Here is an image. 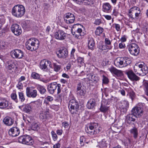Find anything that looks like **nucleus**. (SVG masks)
I'll use <instances>...</instances> for the list:
<instances>
[{
	"label": "nucleus",
	"instance_id": "nucleus-4",
	"mask_svg": "<svg viewBox=\"0 0 148 148\" xmlns=\"http://www.w3.org/2000/svg\"><path fill=\"white\" fill-rule=\"evenodd\" d=\"M85 131L90 134H95L100 131V128L97 123H93L86 127Z\"/></svg>",
	"mask_w": 148,
	"mask_h": 148
},
{
	"label": "nucleus",
	"instance_id": "nucleus-51",
	"mask_svg": "<svg viewBox=\"0 0 148 148\" xmlns=\"http://www.w3.org/2000/svg\"><path fill=\"white\" fill-rule=\"evenodd\" d=\"M83 89H84V88L83 87H82L81 83H78L77 86L76 90H78Z\"/></svg>",
	"mask_w": 148,
	"mask_h": 148
},
{
	"label": "nucleus",
	"instance_id": "nucleus-57",
	"mask_svg": "<svg viewBox=\"0 0 148 148\" xmlns=\"http://www.w3.org/2000/svg\"><path fill=\"white\" fill-rule=\"evenodd\" d=\"M130 14H131L133 16V15H135V14H132L131 12H130V11H129V12L128 15H129V17L130 18V19L132 20L137 19L139 17H137L136 18H132L130 16ZM133 16H132V17Z\"/></svg>",
	"mask_w": 148,
	"mask_h": 148
},
{
	"label": "nucleus",
	"instance_id": "nucleus-15",
	"mask_svg": "<svg viewBox=\"0 0 148 148\" xmlns=\"http://www.w3.org/2000/svg\"><path fill=\"white\" fill-rule=\"evenodd\" d=\"M27 96L29 97L35 98L37 96V91L31 87H27L26 90Z\"/></svg>",
	"mask_w": 148,
	"mask_h": 148
},
{
	"label": "nucleus",
	"instance_id": "nucleus-12",
	"mask_svg": "<svg viewBox=\"0 0 148 148\" xmlns=\"http://www.w3.org/2000/svg\"><path fill=\"white\" fill-rule=\"evenodd\" d=\"M64 20L67 24L73 23L75 20V17L73 14L70 12L65 14L64 15Z\"/></svg>",
	"mask_w": 148,
	"mask_h": 148
},
{
	"label": "nucleus",
	"instance_id": "nucleus-44",
	"mask_svg": "<svg viewBox=\"0 0 148 148\" xmlns=\"http://www.w3.org/2000/svg\"><path fill=\"white\" fill-rule=\"evenodd\" d=\"M114 63L115 65L117 67H120V58H117L114 60Z\"/></svg>",
	"mask_w": 148,
	"mask_h": 148
},
{
	"label": "nucleus",
	"instance_id": "nucleus-48",
	"mask_svg": "<svg viewBox=\"0 0 148 148\" xmlns=\"http://www.w3.org/2000/svg\"><path fill=\"white\" fill-rule=\"evenodd\" d=\"M102 77L103 83L104 84H108L109 82V80L108 78L104 75H103Z\"/></svg>",
	"mask_w": 148,
	"mask_h": 148
},
{
	"label": "nucleus",
	"instance_id": "nucleus-35",
	"mask_svg": "<svg viewBox=\"0 0 148 148\" xmlns=\"http://www.w3.org/2000/svg\"><path fill=\"white\" fill-rule=\"evenodd\" d=\"M98 48L99 49L103 51L107 49H110L111 48V46H107L106 45H103L101 43H99L98 46Z\"/></svg>",
	"mask_w": 148,
	"mask_h": 148
},
{
	"label": "nucleus",
	"instance_id": "nucleus-29",
	"mask_svg": "<svg viewBox=\"0 0 148 148\" xmlns=\"http://www.w3.org/2000/svg\"><path fill=\"white\" fill-rule=\"evenodd\" d=\"M36 104V103H33L29 104L26 105L23 109L24 111L27 113H29L32 108V106H34Z\"/></svg>",
	"mask_w": 148,
	"mask_h": 148
},
{
	"label": "nucleus",
	"instance_id": "nucleus-59",
	"mask_svg": "<svg viewBox=\"0 0 148 148\" xmlns=\"http://www.w3.org/2000/svg\"><path fill=\"white\" fill-rule=\"evenodd\" d=\"M46 100H47L49 101H51L53 100V97L50 96H48L47 97L45 98Z\"/></svg>",
	"mask_w": 148,
	"mask_h": 148
},
{
	"label": "nucleus",
	"instance_id": "nucleus-64",
	"mask_svg": "<svg viewBox=\"0 0 148 148\" xmlns=\"http://www.w3.org/2000/svg\"><path fill=\"white\" fill-rule=\"evenodd\" d=\"M60 147V144L59 143L54 145L53 146V148H59Z\"/></svg>",
	"mask_w": 148,
	"mask_h": 148
},
{
	"label": "nucleus",
	"instance_id": "nucleus-25",
	"mask_svg": "<svg viewBox=\"0 0 148 148\" xmlns=\"http://www.w3.org/2000/svg\"><path fill=\"white\" fill-rule=\"evenodd\" d=\"M59 53L57 55L59 57L63 58H66L68 56V52L66 49L60 50L59 51Z\"/></svg>",
	"mask_w": 148,
	"mask_h": 148
},
{
	"label": "nucleus",
	"instance_id": "nucleus-56",
	"mask_svg": "<svg viewBox=\"0 0 148 148\" xmlns=\"http://www.w3.org/2000/svg\"><path fill=\"white\" fill-rule=\"evenodd\" d=\"M105 42L106 44V45H109V46H110L111 44V41L108 38H106L105 39Z\"/></svg>",
	"mask_w": 148,
	"mask_h": 148
},
{
	"label": "nucleus",
	"instance_id": "nucleus-21",
	"mask_svg": "<svg viewBox=\"0 0 148 148\" xmlns=\"http://www.w3.org/2000/svg\"><path fill=\"white\" fill-rule=\"evenodd\" d=\"M20 133V130L19 128L16 127L11 128L9 130V135L13 137L18 136Z\"/></svg>",
	"mask_w": 148,
	"mask_h": 148
},
{
	"label": "nucleus",
	"instance_id": "nucleus-52",
	"mask_svg": "<svg viewBox=\"0 0 148 148\" xmlns=\"http://www.w3.org/2000/svg\"><path fill=\"white\" fill-rule=\"evenodd\" d=\"M77 61L80 64L84 63V58H83L78 57L77 58Z\"/></svg>",
	"mask_w": 148,
	"mask_h": 148
},
{
	"label": "nucleus",
	"instance_id": "nucleus-17",
	"mask_svg": "<svg viewBox=\"0 0 148 148\" xmlns=\"http://www.w3.org/2000/svg\"><path fill=\"white\" fill-rule=\"evenodd\" d=\"M49 65L50 68H52V65L51 62L49 60L44 59L41 61L40 63V69L45 71L47 70V66Z\"/></svg>",
	"mask_w": 148,
	"mask_h": 148
},
{
	"label": "nucleus",
	"instance_id": "nucleus-1",
	"mask_svg": "<svg viewBox=\"0 0 148 148\" xmlns=\"http://www.w3.org/2000/svg\"><path fill=\"white\" fill-rule=\"evenodd\" d=\"M134 69V72L140 76H145L148 72L147 66L144 63L135 65Z\"/></svg>",
	"mask_w": 148,
	"mask_h": 148
},
{
	"label": "nucleus",
	"instance_id": "nucleus-19",
	"mask_svg": "<svg viewBox=\"0 0 148 148\" xmlns=\"http://www.w3.org/2000/svg\"><path fill=\"white\" fill-rule=\"evenodd\" d=\"M49 110L46 108L45 109L42 110L41 111L39 115V117L41 120L47 119L49 116Z\"/></svg>",
	"mask_w": 148,
	"mask_h": 148
},
{
	"label": "nucleus",
	"instance_id": "nucleus-24",
	"mask_svg": "<svg viewBox=\"0 0 148 148\" xmlns=\"http://www.w3.org/2000/svg\"><path fill=\"white\" fill-rule=\"evenodd\" d=\"M88 48L91 50H94L95 48V41L92 37H89L88 40Z\"/></svg>",
	"mask_w": 148,
	"mask_h": 148
},
{
	"label": "nucleus",
	"instance_id": "nucleus-14",
	"mask_svg": "<svg viewBox=\"0 0 148 148\" xmlns=\"http://www.w3.org/2000/svg\"><path fill=\"white\" fill-rule=\"evenodd\" d=\"M67 34L62 30H59L54 34V37L57 40H63L67 37Z\"/></svg>",
	"mask_w": 148,
	"mask_h": 148
},
{
	"label": "nucleus",
	"instance_id": "nucleus-47",
	"mask_svg": "<svg viewBox=\"0 0 148 148\" xmlns=\"http://www.w3.org/2000/svg\"><path fill=\"white\" fill-rule=\"evenodd\" d=\"M11 97L12 99L14 100L16 103L18 102L17 96L15 93H13L11 95Z\"/></svg>",
	"mask_w": 148,
	"mask_h": 148
},
{
	"label": "nucleus",
	"instance_id": "nucleus-34",
	"mask_svg": "<svg viewBox=\"0 0 148 148\" xmlns=\"http://www.w3.org/2000/svg\"><path fill=\"white\" fill-rule=\"evenodd\" d=\"M121 66L123 65V66H126L130 63L129 61V59L127 57L123 58L122 60H121Z\"/></svg>",
	"mask_w": 148,
	"mask_h": 148
},
{
	"label": "nucleus",
	"instance_id": "nucleus-8",
	"mask_svg": "<svg viewBox=\"0 0 148 148\" xmlns=\"http://www.w3.org/2000/svg\"><path fill=\"white\" fill-rule=\"evenodd\" d=\"M61 85L60 84H57L56 82H53L50 84L48 86L47 90L49 93L51 94H53L56 90L57 88L58 94H59L61 91Z\"/></svg>",
	"mask_w": 148,
	"mask_h": 148
},
{
	"label": "nucleus",
	"instance_id": "nucleus-26",
	"mask_svg": "<svg viewBox=\"0 0 148 148\" xmlns=\"http://www.w3.org/2000/svg\"><path fill=\"white\" fill-rule=\"evenodd\" d=\"M95 103V100L94 99H90L87 103V107L89 109H92L94 107Z\"/></svg>",
	"mask_w": 148,
	"mask_h": 148
},
{
	"label": "nucleus",
	"instance_id": "nucleus-41",
	"mask_svg": "<svg viewBox=\"0 0 148 148\" xmlns=\"http://www.w3.org/2000/svg\"><path fill=\"white\" fill-rule=\"evenodd\" d=\"M31 76L34 79H39L40 78V75L35 72L32 73Z\"/></svg>",
	"mask_w": 148,
	"mask_h": 148
},
{
	"label": "nucleus",
	"instance_id": "nucleus-31",
	"mask_svg": "<svg viewBox=\"0 0 148 148\" xmlns=\"http://www.w3.org/2000/svg\"><path fill=\"white\" fill-rule=\"evenodd\" d=\"M108 109L109 107L106 105L104 101H102L99 108L100 111L102 112L105 113L108 110Z\"/></svg>",
	"mask_w": 148,
	"mask_h": 148
},
{
	"label": "nucleus",
	"instance_id": "nucleus-40",
	"mask_svg": "<svg viewBox=\"0 0 148 148\" xmlns=\"http://www.w3.org/2000/svg\"><path fill=\"white\" fill-rule=\"evenodd\" d=\"M31 129L33 130H37L39 129V124L35 123H33L32 124Z\"/></svg>",
	"mask_w": 148,
	"mask_h": 148
},
{
	"label": "nucleus",
	"instance_id": "nucleus-5",
	"mask_svg": "<svg viewBox=\"0 0 148 148\" xmlns=\"http://www.w3.org/2000/svg\"><path fill=\"white\" fill-rule=\"evenodd\" d=\"M81 25L79 24H75L73 25L71 29L72 34L77 38H79V36H83L85 34L84 31L79 27V26Z\"/></svg>",
	"mask_w": 148,
	"mask_h": 148
},
{
	"label": "nucleus",
	"instance_id": "nucleus-18",
	"mask_svg": "<svg viewBox=\"0 0 148 148\" xmlns=\"http://www.w3.org/2000/svg\"><path fill=\"white\" fill-rule=\"evenodd\" d=\"M11 28L12 32L16 36L19 35L22 33V31L21 27L16 24H13Z\"/></svg>",
	"mask_w": 148,
	"mask_h": 148
},
{
	"label": "nucleus",
	"instance_id": "nucleus-62",
	"mask_svg": "<svg viewBox=\"0 0 148 148\" xmlns=\"http://www.w3.org/2000/svg\"><path fill=\"white\" fill-rule=\"evenodd\" d=\"M63 131L62 130H58L56 131V133L59 135H61L62 134Z\"/></svg>",
	"mask_w": 148,
	"mask_h": 148
},
{
	"label": "nucleus",
	"instance_id": "nucleus-10",
	"mask_svg": "<svg viewBox=\"0 0 148 148\" xmlns=\"http://www.w3.org/2000/svg\"><path fill=\"white\" fill-rule=\"evenodd\" d=\"M128 49L130 53L134 56L138 55L140 53V48L135 43L130 44L128 45Z\"/></svg>",
	"mask_w": 148,
	"mask_h": 148
},
{
	"label": "nucleus",
	"instance_id": "nucleus-22",
	"mask_svg": "<svg viewBox=\"0 0 148 148\" xmlns=\"http://www.w3.org/2000/svg\"><path fill=\"white\" fill-rule=\"evenodd\" d=\"M110 72L114 75L118 79H120V71L116 69L114 67L109 69Z\"/></svg>",
	"mask_w": 148,
	"mask_h": 148
},
{
	"label": "nucleus",
	"instance_id": "nucleus-38",
	"mask_svg": "<svg viewBox=\"0 0 148 148\" xmlns=\"http://www.w3.org/2000/svg\"><path fill=\"white\" fill-rule=\"evenodd\" d=\"M18 96L19 100L21 102H23L25 101V96L23 92H19Z\"/></svg>",
	"mask_w": 148,
	"mask_h": 148
},
{
	"label": "nucleus",
	"instance_id": "nucleus-11",
	"mask_svg": "<svg viewBox=\"0 0 148 148\" xmlns=\"http://www.w3.org/2000/svg\"><path fill=\"white\" fill-rule=\"evenodd\" d=\"M12 108L11 104L10 103L6 98L0 97V108L1 109H9Z\"/></svg>",
	"mask_w": 148,
	"mask_h": 148
},
{
	"label": "nucleus",
	"instance_id": "nucleus-42",
	"mask_svg": "<svg viewBox=\"0 0 148 148\" xmlns=\"http://www.w3.org/2000/svg\"><path fill=\"white\" fill-rule=\"evenodd\" d=\"M143 86L145 92V93L146 95L148 96V83L145 82Z\"/></svg>",
	"mask_w": 148,
	"mask_h": 148
},
{
	"label": "nucleus",
	"instance_id": "nucleus-53",
	"mask_svg": "<svg viewBox=\"0 0 148 148\" xmlns=\"http://www.w3.org/2000/svg\"><path fill=\"white\" fill-rule=\"evenodd\" d=\"M127 36L126 35H124L121 38V42H125L127 40Z\"/></svg>",
	"mask_w": 148,
	"mask_h": 148
},
{
	"label": "nucleus",
	"instance_id": "nucleus-45",
	"mask_svg": "<svg viewBox=\"0 0 148 148\" xmlns=\"http://www.w3.org/2000/svg\"><path fill=\"white\" fill-rule=\"evenodd\" d=\"M83 2L87 5L92 6L93 4L94 1L93 0H83Z\"/></svg>",
	"mask_w": 148,
	"mask_h": 148
},
{
	"label": "nucleus",
	"instance_id": "nucleus-23",
	"mask_svg": "<svg viewBox=\"0 0 148 148\" xmlns=\"http://www.w3.org/2000/svg\"><path fill=\"white\" fill-rule=\"evenodd\" d=\"M121 106V113L122 112V114L125 113L127 111V108L129 107V104L127 101H122Z\"/></svg>",
	"mask_w": 148,
	"mask_h": 148
},
{
	"label": "nucleus",
	"instance_id": "nucleus-16",
	"mask_svg": "<svg viewBox=\"0 0 148 148\" xmlns=\"http://www.w3.org/2000/svg\"><path fill=\"white\" fill-rule=\"evenodd\" d=\"M129 11L131 12L132 14H135V15L133 16L131 14H130V16L132 18L139 17L141 15V11L140 8L138 7L134 6L131 8Z\"/></svg>",
	"mask_w": 148,
	"mask_h": 148
},
{
	"label": "nucleus",
	"instance_id": "nucleus-7",
	"mask_svg": "<svg viewBox=\"0 0 148 148\" xmlns=\"http://www.w3.org/2000/svg\"><path fill=\"white\" fill-rule=\"evenodd\" d=\"M144 103H142L138 106L135 107L132 109L131 112L137 118L140 117L143 114V105Z\"/></svg>",
	"mask_w": 148,
	"mask_h": 148
},
{
	"label": "nucleus",
	"instance_id": "nucleus-2",
	"mask_svg": "<svg viewBox=\"0 0 148 148\" xmlns=\"http://www.w3.org/2000/svg\"><path fill=\"white\" fill-rule=\"evenodd\" d=\"M25 12L24 7L22 5H17L12 8V13L13 16L17 18H21L23 16Z\"/></svg>",
	"mask_w": 148,
	"mask_h": 148
},
{
	"label": "nucleus",
	"instance_id": "nucleus-46",
	"mask_svg": "<svg viewBox=\"0 0 148 148\" xmlns=\"http://www.w3.org/2000/svg\"><path fill=\"white\" fill-rule=\"evenodd\" d=\"M54 69L55 71L58 72L61 69V66L58 65L56 63H53Z\"/></svg>",
	"mask_w": 148,
	"mask_h": 148
},
{
	"label": "nucleus",
	"instance_id": "nucleus-33",
	"mask_svg": "<svg viewBox=\"0 0 148 148\" xmlns=\"http://www.w3.org/2000/svg\"><path fill=\"white\" fill-rule=\"evenodd\" d=\"M103 11L106 12H109L110 10L111 6L109 3H104L103 5Z\"/></svg>",
	"mask_w": 148,
	"mask_h": 148
},
{
	"label": "nucleus",
	"instance_id": "nucleus-43",
	"mask_svg": "<svg viewBox=\"0 0 148 148\" xmlns=\"http://www.w3.org/2000/svg\"><path fill=\"white\" fill-rule=\"evenodd\" d=\"M91 79L92 81L97 83L99 80V77L97 75H93L91 76Z\"/></svg>",
	"mask_w": 148,
	"mask_h": 148
},
{
	"label": "nucleus",
	"instance_id": "nucleus-54",
	"mask_svg": "<svg viewBox=\"0 0 148 148\" xmlns=\"http://www.w3.org/2000/svg\"><path fill=\"white\" fill-rule=\"evenodd\" d=\"M99 146L103 148L107 146V144L104 141H102L100 143Z\"/></svg>",
	"mask_w": 148,
	"mask_h": 148
},
{
	"label": "nucleus",
	"instance_id": "nucleus-63",
	"mask_svg": "<svg viewBox=\"0 0 148 148\" xmlns=\"http://www.w3.org/2000/svg\"><path fill=\"white\" fill-rule=\"evenodd\" d=\"M62 125L65 128H67L68 126V123L65 122L62 123Z\"/></svg>",
	"mask_w": 148,
	"mask_h": 148
},
{
	"label": "nucleus",
	"instance_id": "nucleus-13",
	"mask_svg": "<svg viewBox=\"0 0 148 148\" xmlns=\"http://www.w3.org/2000/svg\"><path fill=\"white\" fill-rule=\"evenodd\" d=\"M11 56L13 58L19 59L22 58L23 56L24 53L21 50L15 49L12 51L10 53Z\"/></svg>",
	"mask_w": 148,
	"mask_h": 148
},
{
	"label": "nucleus",
	"instance_id": "nucleus-28",
	"mask_svg": "<svg viewBox=\"0 0 148 148\" xmlns=\"http://www.w3.org/2000/svg\"><path fill=\"white\" fill-rule=\"evenodd\" d=\"M15 66L14 63L11 60H9L6 62V67L8 70H12L14 68Z\"/></svg>",
	"mask_w": 148,
	"mask_h": 148
},
{
	"label": "nucleus",
	"instance_id": "nucleus-60",
	"mask_svg": "<svg viewBox=\"0 0 148 148\" xmlns=\"http://www.w3.org/2000/svg\"><path fill=\"white\" fill-rule=\"evenodd\" d=\"M129 94L132 99H133L135 96V93L133 91H130Z\"/></svg>",
	"mask_w": 148,
	"mask_h": 148
},
{
	"label": "nucleus",
	"instance_id": "nucleus-30",
	"mask_svg": "<svg viewBox=\"0 0 148 148\" xmlns=\"http://www.w3.org/2000/svg\"><path fill=\"white\" fill-rule=\"evenodd\" d=\"M4 123L7 125L10 126L13 123V121L12 118L9 117H6L3 119Z\"/></svg>",
	"mask_w": 148,
	"mask_h": 148
},
{
	"label": "nucleus",
	"instance_id": "nucleus-9",
	"mask_svg": "<svg viewBox=\"0 0 148 148\" xmlns=\"http://www.w3.org/2000/svg\"><path fill=\"white\" fill-rule=\"evenodd\" d=\"M18 140L21 143L28 145H32L34 143L32 138L27 135H24L19 137L18 138Z\"/></svg>",
	"mask_w": 148,
	"mask_h": 148
},
{
	"label": "nucleus",
	"instance_id": "nucleus-50",
	"mask_svg": "<svg viewBox=\"0 0 148 148\" xmlns=\"http://www.w3.org/2000/svg\"><path fill=\"white\" fill-rule=\"evenodd\" d=\"M5 22V20L3 16H0V29L1 28L2 25Z\"/></svg>",
	"mask_w": 148,
	"mask_h": 148
},
{
	"label": "nucleus",
	"instance_id": "nucleus-6",
	"mask_svg": "<svg viewBox=\"0 0 148 148\" xmlns=\"http://www.w3.org/2000/svg\"><path fill=\"white\" fill-rule=\"evenodd\" d=\"M69 110L72 114L76 113L78 110L79 106L77 102L75 99H71L69 102Z\"/></svg>",
	"mask_w": 148,
	"mask_h": 148
},
{
	"label": "nucleus",
	"instance_id": "nucleus-39",
	"mask_svg": "<svg viewBox=\"0 0 148 148\" xmlns=\"http://www.w3.org/2000/svg\"><path fill=\"white\" fill-rule=\"evenodd\" d=\"M103 29L102 28L99 27L97 28L95 33L96 35H99L103 32Z\"/></svg>",
	"mask_w": 148,
	"mask_h": 148
},
{
	"label": "nucleus",
	"instance_id": "nucleus-27",
	"mask_svg": "<svg viewBox=\"0 0 148 148\" xmlns=\"http://www.w3.org/2000/svg\"><path fill=\"white\" fill-rule=\"evenodd\" d=\"M136 118L132 113L127 114L126 116V120L128 123L135 122Z\"/></svg>",
	"mask_w": 148,
	"mask_h": 148
},
{
	"label": "nucleus",
	"instance_id": "nucleus-36",
	"mask_svg": "<svg viewBox=\"0 0 148 148\" xmlns=\"http://www.w3.org/2000/svg\"><path fill=\"white\" fill-rule=\"evenodd\" d=\"M37 88L40 93L42 94H44L46 92V90L45 88L43 86L40 85L38 86Z\"/></svg>",
	"mask_w": 148,
	"mask_h": 148
},
{
	"label": "nucleus",
	"instance_id": "nucleus-49",
	"mask_svg": "<svg viewBox=\"0 0 148 148\" xmlns=\"http://www.w3.org/2000/svg\"><path fill=\"white\" fill-rule=\"evenodd\" d=\"M51 134L52 136L53 140L55 141H56L58 138V136L56 133L53 131L51 132Z\"/></svg>",
	"mask_w": 148,
	"mask_h": 148
},
{
	"label": "nucleus",
	"instance_id": "nucleus-58",
	"mask_svg": "<svg viewBox=\"0 0 148 148\" xmlns=\"http://www.w3.org/2000/svg\"><path fill=\"white\" fill-rule=\"evenodd\" d=\"M101 23V20L100 19H96L94 22L95 24L96 25H99Z\"/></svg>",
	"mask_w": 148,
	"mask_h": 148
},
{
	"label": "nucleus",
	"instance_id": "nucleus-55",
	"mask_svg": "<svg viewBox=\"0 0 148 148\" xmlns=\"http://www.w3.org/2000/svg\"><path fill=\"white\" fill-rule=\"evenodd\" d=\"M16 86L18 89H21L23 88V84L21 82H18V83Z\"/></svg>",
	"mask_w": 148,
	"mask_h": 148
},
{
	"label": "nucleus",
	"instance_id": "nucleus-32",
	"mask_svg": "<svg viewBox=\"0 0 148 148\" xmlns=\"http://www.w3.org/2000/svg\"><path fill=\"white\" fill-rule=\"evenodd\" d=\"M131 134L133 135L134 139H136L138 136V130L137 128L135 127L131 129L130 131Z\"/></svg>",
	"mask_w": 148,
	"mask_h": 148
},
{
	"label": "nucleus",
	"instance_id": "nucleus-3",
	"mask_svg": "<svg viewBox=\"0 0 148 148\" xmlns=\"http://www.w3.org/2000/svg\"><path fill=\"white\" fill-rule=\"evenodd\" d=\"M39 40L35 38H31L26 42V47L28 50L32 51L37 49L39 46Z\"/></svg>",
	"mask_w": 148,
	"mask_h": 148
},
{
	"label": "nucleus",
	"instance_id": "nucleus-37",
	"mask_svg": "<svg viewBox=\"0 0 148 148\" xmlns=\"http://www.w3.org/2000/svg\"><path fill=\"white\" fill-rule=\"evenodd\" d=\"M77 95L80 96H84L85 95L86 91L85 89H83L78 90H76Z\"/></svg>",
	"mask_w": 148,
	"mask_h": 148
},
{
	"label": "nucleus",
	"instance_id": "nucleus-61",
	"mask_svg": "<svg viewBox=\"0 0 148 148\" xmlns=\"http://www.w3.org/2000/svg\"><path fill=\"white\" fill-rule=\"evenodd\" d=\"M114 25L116 30L118 31H119L120 30V25L118 24H115Z\"/></svg>",
	"mask_w": 148,
	"mask_h": 148
},
{
	"label": "nucleus",
	"instance_id": "nucleus-20",
	"mask_svg": "<svg viewBox=\"0 0 148 148\" xmlns=\"http://www.w3.org/2000/svg\"><path fill=\"white\" fill-rule=\"evenodd\" d=\"M124 73L127 74L129 78L132 81H136L140 79V77L137 76L132 70L124 72Z\"/></svg>",
	"mask_w": 148,
	"mask_h": 148
}]
</instances>
